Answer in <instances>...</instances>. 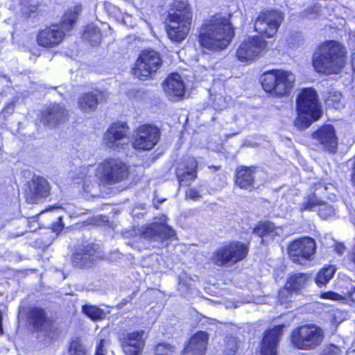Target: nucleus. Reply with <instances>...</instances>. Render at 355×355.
<instances>
[{
    "instance_id": "nucleus-34",
    "label": "nucleus",
    "mask_w": 355,
    "mask_h": 355,
    "mask_svg": "<svg viewBox=\"0 0 355 355\" xmlns=\"http://www.w3.org/2000/svg\"><path fill=\"white\" fill-rule=\"evenodd\" d=\"M336 267L330 265L324 266L318 273L315 277V283L318 286H322L327 284L333 277L336 272Z\"/></svg>"
},
{
    "instance_id": "nucleus-5",
    "label": "nucleus",
    "mask_w": 355,
    "mask_h": 355,
    "mask_svg": "<svg viewBox=\"0 0 355 355\" xmlns=\"http://www.w3.org/2000/svg\"><path fill=\"white\" fill-rule=\"evenodd\" d=\"M297 108L298 116L294 123L300 130L307 128L322 113L316 92L312 88L304 89L300 93L297 98Z\"/></svg>"
},
{
    "instance_id": "nucleus-6",
    "label": "nucleus",
    "mask_w": 355,
    "mask_h": 355,
    "mask_svg": "<svg viewBox=\"0 0 355 355\" xmlns=\"http://www.w3.org/2000/svg\"><path fill=\"white\" fill-rule=\"evenodd\" d=\"M295 77L293 73L284 70H271L261 76V85L268 93L277 96L288 95L293 89Z\"/></svg>"
},
{
    "instance_id": "nucleus-50",
    "label": "nucleus",
    "mask_w": 355,
    "mask_h": 355,
    "mask_svg": "<svg viewBox=\"0 0 355 355\" xmlns=\"http://www.w3.org/2000/svg\"><path fill=\"white\" fill-rule=\"evenodd\" d=\"M59 222L55 223L53 225V230L54 232H60L62 230L64 227V224L62 223V218L58 217Z\"/></svg>"
},
{
    "instance_id": "nucleus-28",
    "label": "nucleus",
    "mask_w": 355,
    "mask_h": 355,
    "mask_svg": "<svg viewBox=\"0 0 355 355\" xmlns=\"http://www.w3.org/2000/svg\"><path fill=\"white\" fill-rule=\"evenodd\" d=\"M103 98V94L99 90L86 92L78 98V105L83 112H92L96 110Z\"/></svg>"
},
{
    "instance_id": "nucleus-51",
    "label": "nucleus",
    "mask_w": 355,
    "mask_h": 355,
    "mask_svg": "<svg viewBox=\"0 0 355 355\" xmlns=\"http://www.w3.org/2000/svg\"><path fill=\"white\" fill-rule=\"evenodd\" d=\"M335 250L339 255H342L345 250V247L343 243H336Z\"/></svg>"
},
{
    "instance_id": "nucleus-11",
    "label": "nucleus",
    "mask_w": 355,
    "mask_h": 355,
    "mask_svg": "<svg viewBox=\"0 0 355 355\" xmlns=\"http://www.w3.org/2000/svg\"><path fill=\"white\" fill-rule=\"evenodd\" d=\"M268 51V42L259 35L245 39L236 50V58L241 62L250 63Z\"/></svg>"
},
{
    "instance_id": "nucleus-12",
    "label": "nucleus",
    "mask_w": 355,
    "mask_h": 355,
    "mask_svg": "<svg viewBox=\"0 0 355 355\" xmlns=\"http://www.w3.org/2000/svg\"><path fill=\"white\" fill-rule=\"evenodd\" d=\"M283 19V13L278 10L261 12L255 18L254 31L261 36L273 37L277 33Z\"/></svg>"
},
{
    "instance_id": "nucleus-7",
    "label": "nucleus",
    "mask_w": 355,
    "mask_h": 355,
    "mask_svg": "<svg viewBox=\"0 0 355 355\" xmlns=\"http://www.w3.org/2000/svg\"><path fill=\"white\" fill-rule=\"evenodd\" d=\"M324 336V331L319 326L314 324H303L293 329L291 342L297 349L310 350L320 345Z\"/></svg>"
},
{
    "instance_id": "nucleus-1",
    "label": "nucleus",
    "mask_w": 355,
    "mask_h": 355,
    "mask_svg": "<svg viewBox=\"0 0 355 355\" xmlns=\"http://www.w3.org/2000/svg\"><path fill=\"white\" fill-rule=\"evenodd\" d=\"M234 37L229 17L216 14L205 19L198 28V42L204 49L220 51L227 47Z\"/></svg>"
},
{
    "instance_id": "nucleus-37",
    "label": "nucleus",
    "mask_w": 355,
    "mask_h": 355,
    "mask_svg": "<svg viewBox=\"0 0 355 355\" xmlns=\"http://www.w3.org/2000/svg\"><path fill=\"white\" fill-rule=\"evenodd\" d=\"M69 355H88L83 343L78 339L73 340L68 348Z\"/></svg>"
},
{
    "instance_id": "nucleus-45",
    "label": "nucleus",
    "mask_w": 355,
    "mask_h": 355,
    "mask_svg": "<svg viewBox=\"0 0 355 355\" xmlns=\"http://www.w3.org/2000/svg\"><path fill=\"white\" fill-rule=\"evenodd\" d=\"M74 308H75L76 311H77V309H78L80 308H81L82 311H103L102 309H101L100 308H98L96 306L89 305V304H87V303H83V302H77L76 304L74 306Z\"/></svg>"
},
{
    "instance_id": "nucleus-31",
    "label": "nucleus",
    "mask_w": 355,
    "mask_h": 355,
    "mask_svg": "<svg viewBox=\"0 0 355 355\" xmlns=\"http://www.w3.org/2000/svg\"><path fill=\"white\" fill-rule=\"evenodd\" d=\"M253 172V168L249 167H243L238 169L235 180L236 184L243 189L252 188L254 184Z\"/></svg>"
},
{
    "instance_id": "nucleus-27",
    "label": "nucleus",
    "mask_w": 355,
    "mask_h": 355,
    "mask_svg": "<svg viewBox=\"0 0 355 355\" xmlns=\"http://www.w3.org/2000/svg\"><path fill=\"white\" fill-rule=\"evenodd\" d=\"M198 163L195 158L189 157L184 163L183 168H179L176 175L181 186H188L197 178Z\"/></svg>"
},
{
    "instance_id": "nucleus-2",
    "label": "nucleus",
    "mask_w": 355,
    "mask_h": 355,
    "mask_svg": "<svg viewBox=\"0 0 355 355\" xmlns=\"http://www.w3.org/2000/svg\"><path fill=\"white\" fill-rule=\"evenodd\" d=\"M347 51L339 42L329 40L318 46L313 55L312 63L320 73L338 74L345 67Z\"/></svg>"
},
{
    "instance_id": "nucleus-4",
    "label": "nucleus",
    "mask_w": 355,
    "mask_h": 355,
    "mask_svg": "<svg viewBox=\"0 0 355 355\" xmlns=\"http://www.w3.org/2000/svg\"><path fill=\"white\" fill-rule=\"evenodd\" d=\"M81 10L80 6H75L65 12L60 24L40 30L37 35V44L45 48H53L60 44L67 33L73 28Z\"/></svg>"
},
{
    "instance_id": "nucleus-10",
    "label": "nucleus",
    "mask_w": 355,
    "mask_h": 355,
    "mask_svg": "<svg viewBox=\"0 0 355 355\" xmlns=\"http://www.w3.org/2000/svg\"><path fill=\"white\" fill-rule=\"evenodd\" d=\"M248 246L243 243L232 242L219 248L211 257L212 262L218 266H230L245 258Z\"/></svg>"
},
{
    "instance_id": "nucleus-8",
    "label": "nucleus",
    "mask_w": 355,
    "mask_h": 355,
    "mask_svg": "<svg viewBox=\"0 0 355 355\" xmlns=\"http://www.w3.org/2000/svg\"><path fill=\"white\" fill-rule=\"evenodd\" d=\"M128 175V166L119 159H105L98 164L96 169V177L103 185L120 182Z\"/></svg>"
},
{
    "instance_id": "nucleus-16",
    "label": "nucleus",
    "mask_w": 355,
    "mask_h": 355,
    "mask_svg": "<svg viewBox=\"0 0 355 355\" xmlns=\"http://www.w3.org/2000/svg\"><path fill=\"white\" fill-rule=\"evenodd\" d=\"M316 244L314 239L303 237L293 241L288 246V252L291 259L297 263L303 264L311 259L315 252Z\"/></svg>"
},
{
    "instance_id": "nucleus-43",
    "label": "nucleus",
    "mask_w": 355,
    "mask_h": 355,
    "mask_svg": "<svg viewBox=\"0 0 355 355\" xmlns=\"http://www.w3.org/2000/svg\"><path fill=\"white\" fill-rule=\"evenodd\" d=\"M321 297L324 299H329L337 302H344L345 300L344 297L332 291L324 293L321 295Z\"/></svg>"
},
{
    "instance_id": "nucleus-35",
    "label": "nucleus",
    "mask_w": 355,
    "mask_h": 355,
    "mask_svg": "<svg viewBox=\"0 0 355 355\" xmlns=\"http://www.w3.org/2000/svg\"><path fill=\"white\" fill-rule=\"evenodd\" d=\"M293 293L285 286L279 292L277 304L282 306V309L291 308L290 304L293 302Z\"/></svg>"
},
{
    "instance_id": "nucleus-29",
    "label": "nucleus",
    "mask_w": 355,
    "mask_h": 355,
    "mask_svg": "<svg viewBox=\"0 0 355 355\" xmlns=\"http://www.w3.org/2000/svg\"><path fill=\"white\" fill-rule=\"evenodd\" d=\"M254 234L262 238V243L263 238L275 239V236H280L284 233V230L281 226H276L274 223L266 221L259 223L253 231Z\"/></svg>"
},
{
    "instance_id": "nucleus-58",
    "label": "nucleus",
    "mask_w": 355,
    "mask_h": 355,
    "mask_svg": "<svg viewBox=\"0 0 355 355\" xmlns=\"http://www.w3.org/2000/svg\"><path fill=\"white\" fill-rule=\"evenodd\" d=\"M95 355H103V354H102V353H101V352H100V353L98 352V354H95Z\"/></svg>"
},
{
    "instance_id": "nucleus-21",
    "label": "nucleus",
    "mask_w": 355,
    "mask_h": 355,
    "mask_svg": "<svg viewBox=\"0 0 355 355\" xmlns=\"http://www.w3.org/2000/svg\"><path fill=\"white\" fill-rule=\"evenodd\" d=\"M28 317L29 324L35 329L43 332L49 339H53L58 336L55 323L46 317L45 312H29Z\"/></svg>"
},
{
    "instance_id": "nucleus-55",
    "label": "nucleus",
    "mask_w": 355,
    "mask_h": 355,
    "mask_svg": "<svg viewBox=\"0 0 355 355\" xmlns=\"http://www.w3.org/2000/svg\"><path fill=\"white\" fill-rule=\"evenodd\" d=\"M350 41L354 43V46H355V32L350 35Z\"/></svg>"
},
{
    "instance_id": "nucleus-13",
    "label": "nucleus",
    "mask_w": 355,
    "mask_h": 355,
    "mask_svg": "<svg viewBox=\"0 0 355 355\" xmlns=\"http://www.w3.org/2000/svg\"><path fill=\"white\" fill-rule=\"evenodd\" d=\"M162 63L159 54L153 50L142 51L138 58L133 73L139 79L150 77L161 67Z\"/></svg>"
},
{
    "instance_id": "nucleus-49",
    "label": "nucleus",
    "mask_w": 355,
    "mask_h": 355,
    "mask_svg": "<svg viewBox=\"0 0 355 355\" xmlns=\"http://www.w3.org/2000/svg\"><path fill=\"white\" fill-rule=\"evenodd\" d=\"M321 11V6L318 5H315L311 8H310V15L315 14V17L320 15V12Z\"/></svg>"
},
{
    "instance_id": "nucleus-44",
    "label": "nucleus",
    "mask_w": 355,
    "mask_h": 355,
    "mask_svg": "<svg viewBox=\"0 0 355 355\" xmlns=\"http://www.w3.org/2000/svg\"><path fill=\"white\" fill-rule=\"evenodd\" d=\"M340 349L338 347L333 344L327 345L324 347L322 354L323 355H339Z\"/></svg>"
},
{
    "instance_id": "nucleus-41",
    "label": "nucleus",
    "mask_w": 355,
    "mask_h": 355,
    "mask_svg": "<svg viewBox=\"0 0 355 355\" xmlns=\"http://www.w3.org/2000/svg\"><path fill=\"white\" fill-rule=\"evenodd\" d=\"M41 213H42V211L37 212V213H35V216L27 217L28 225H27V230H26V232H34L40 228V224H39L37 218V216Z\"/></svg>"
},
{
    "instance_id": "nucleus-17",
    "label": "nucleus",
    "mask_w": 355,
    "mask_h": 355,
    "mask_svg": "<svg viewBox=\"0 0 355 355\" xmlns=\"http://www.w3.org/2000/svg\"><path fill=\"white\" fill-rule=\"evenodd\" d=\"M129 128L125 123H114L104 135L105 146L112 150H120L129 141Z\"/></svg>"
},
{
    "instance_id": "nucleus-19",
    "label": "nucleus",
    "mask_w": 355,
    "mask_h": 355,
    "mask_svg": "<svg viewBox=\"0 0 355 355\" xmlns=\"http://www.w3.org/2000/svg\"><path fill=\"white\" fill-rule=\"evenodd\" d=\"M335 189L331 184L321 182L315 184L314 193L304 198L303 202L300 204V210L315 211L319 202H321V200L318 198V196H324L330 200H335L336 196L333 193Z\"/></svg>"
},
{
    "instance_id": "nucleus-52",
    "label": "nucleus",
    "mask_w": 355,
    "mask_h": 355,
    "mask_svg": "<svg viewBox=\"0 0 355 355\" xmlns=\"http://www.w3.org/2000/svg\"><path fill=\"white\" fill-rule=\"evenodd\" d=\"M98 352H101L103 355H105L103 349V340H101L97 346L96 354H98Z\"/></svg>"
},
{
    "instance_id": "nucleus-22",
    "label": "nucleus",
    "mask_w": 355,
    "mask_h": 355,
    "mask_svg": "<svg viewBox=\"0 0 355 355\" xmlns=\"http://www.w3.org/2000/svg\"><path fill=\"white\" fill-rule=\"evenodd\" d=\"M285 327L286 325L280 324L266 331L261 342V355H277L278 343Z\"/></svg>"
},
{
    "instance_id": "nucleus-46",
    "label": "nucleus",
    "mask_w": 355,
    "mask_h": 355,
    "mask_svg": "<svg viewBox=\"0 0 355 355\" xmlns=\"http://www.w3.org/2000/svg\"><path fill=\"white\" fill-rule=\"evenodd\" d=\"M84 314L92 320H101L105 316V312H83Z\"/></svg>"
},
{
    "instance_id": "nucleus-33",
    "label": "nucleus",
    "mask_w": 355,
    "mask_h": 355,
    "mask_svg": "<svg viewBox=\"0 0 355 355\" xmlns=\"http://www.w3.org/2000/svg\"><path fill=\"white\" fill-rule=\"evenodd\" d=\"M83 38L88 41L92 46L99 44L101 42L100 29L94 24L87 25L83 34Z\"/></svg>"
},
{
    "instance_id": "nucleus-39",
    "label": "nucleus",
    "mask_w": 355,
    "mask_h": 355,
    "mask_svg": "<svg viewBox=\"0 0 355 355\" xmlns=\"http://www.w3.org/2000/svg\"><path fill=\"white\" fill-rule=\"evenodd\" d=\"M37 1L34 0H28V2L24 1V17H34L37 10Z\"/></svg>"
},
{
    "instance_id": "nucleus-26",
    "label": "nucleus",
    "mask_w": 355,
    "mask_h": 355,
    "mask_svg": "<svg viewBox=\"0 0 355 355\" xmlns=\"http://www.w3.org/2000/svg\"><path fill=\"white\" fill-rule=\"evenodd\" d=\"M209 335L205 331L196 333L190 339L182 355H204L207 350Z\"/></svg>"
},
{
    "instance_id": "nucleus-32",
    "label": "nucleus",
    "mask_w": 355,
    "mask_h": 355,
    "mask_svg": "<svg viewBox=\"0 0 355 355\" xmlns=\"http://www.w3.org/2000/svg\"><path fill=\"white\" fill-rule=\"evenodd\" d=\"M308 279L309 275L307 274L296 273L289 277L285 286L293 292L297 293L304 287Z\"/></svg>"
},
{
    "instance_id": "nucleus-56",
    "label": "nucleus",
    "mask_w": 355,
    "mask_h": 355,
    "mask_svg": "<svg viewBox=\"0 0 355 355\" xmlns=\"http://www.w3.org/2000/svg\"><path fill=\"white\" fill-rule=\"evenodd\" d=\"M353 261L355 263V245H354V250H353Z\"/></svg>"
},
{
    "instance_id": "nucleus-36",
    "label": "nucleus",
    "mask_w": 355,
    "mask_h": 355,
    "mask_svg": "<svg viewBox=\"0 0 355 355\" xmlns=\"http://www.w3.org/2000/svg\"><path fill=\"white\" fill-rule=\"evenodd\" d=\"M342 94L336 91H331L329 92L325 103L327 106L339 110L343 107Z\"/></svg>"
},
{
    "instance_id": "nucleus-38",
    "label": "nucleus",
    "mask_w": 355,
    "mask_h": 355,
    "mask_svg": "<svg viewBox=\"0 0 355 355\" xmlns=\"http://www.w3.org/2000/svg\"><path fill=\"white\" fill-rule=\"evenodd\" d=\"M318 215L320 218L323 219H330L331 218L334 214H335V209L334 208L327 204L319 202V205H318Z\"/></svg>"
},
{
    "instance_id": "nucleus-14",
    "label": "nucleus",
    "mask_w": 355,
    "mask_h": 355,
    "mask_svg": "<svg viewBox=\"0 0 355 355\" xmlns=\"http://www.w3.org/2000/svg\"><path fill=\"white\" fill-rule=\"evenodd\" d=\"M142 236L151 243L153 247L160 248L168 245L167 241L175 236L173 230L164 223H153L141 229Z\"/></svg>"
},
{
    "instance_id": "nucleus-15",
    "label": "nucleus",
    "mask_w": 355,
    "mask_h": 355,
    "mask_svg": "<svg viewBox=\"0 0 355 355\" xmlns=\"http://www.w3.org/2000/svg\"><path fill=\"white\" fill-rule=\"evenodd\" d=\"M160 137V131L155 125L145 124L139 126L133 136L134 148L149 150L157 144Z\"/></svg>"
},
{
    "instance_id": "nucleus-53",
    "label": "nucleus",
    "mask_w": 355,
    "mask_h": 355,
    "mask_svg": "<svg viewBox=\"0 0 355 355\" xmlns=\"http://www.w3.org/2000/svg\"><path fill=\"white\" fill-rule=\"evenodd\" d=\"M352 67L353 71H355V52L352 55Z\"/></svg>"
},
{
    "instance_id": "nucleus-24",
    "label": "nucleus",
    "mask_w": 355,
    "mask_h": 355,
    "mask_svg": "<svg viewBox=\"0 0 355 355\" xmlns=\"http://www.w3.org/2000/svg\"><path fill=\"white\" fill-rule=\"evenodd\" d=\"M96 247L91 243L78 249L72 255L73 265L78 268L90 266L98 258Z\"/></svg>"
},
{
    "instance_id": "nucleus-18",
    "label": "nucleus",
    "mask_w": 355,
    "mask_h": 355,
    "mask_svg": "<svg viewBox=\"0 0 355 355\" xmlns=\"http://www.w3.org/2000/svg\"><path fill=\"white\" fill-rule=\"evenodd\" d=\"M146 338L147 334L144 330L123 334L120 340L125 355H141Z\"/></svg>"
},
{
    "instance_id": "nucleus-40",
    "label": "nucleus",
    "mask_w": 355,
    "mask_h": 355,
    "mask_svg": "<svg viewBox=\"0 0 355 355\" xmlns=\"http://www.w3.org/2000/svg\"><path fill=\"white\" fill-rule=\"evenodd\" d=\"M174 347L166 343L157 344L154 348L155 355H168L173 352Z\"/></svg>"
},
{
    "instance_id": "nucleus-30",
    "label": "nucleus",
    "mask_w": 355,
    "mask_h": 355,
    "mask_svg": "<svg viewBox=\"0 0 355 355\" xmlns=\"http://www.w3.org/2000/svg\"><path fill=\"white\" fill-rule=\"evenodd\" d=\"M89 171L87 166L80 167L76 179L82 180L83 188L86 193L94 196L96 194L94 191L98 190L101 182H98L92 175H88Z\"/></svg>"
},
{
    "instance_id": "nucleus-23",
    "label": "nucleus",
    "mask_w": 355,
    "mask_h": 355,
    "mask_svg": "<svg viewBox=\"0 0 355 355\" xmlns=\"http://www.w3.org/2000/svg\"><path fill=\"white\" fill-rule=\"evenodd\" d=\"M313 138L318 141L322 148L329 153L336 151L338 141L335 130L331 125H326L313 133Z\"/></svg>"
},
{
    "instance_id": "nucleus-9",
    "label": "nucleus",
    "mask_w": 355,
    "mask_h": 355,
    "mask_svg": "<svg viewBox=\"0 0 355 355\" xmlns=\"http://www.w3.org/2000/svg\"><path fill=\"white\" fill-rule=\"evenodd\" d=\"M24 178L30 179L24 187V197L28 204H38L49 196L51 186L46 178L32 175L30 171H24Z\"/></svg>"
},
{
    "instance_id": "nucleus-3",
    "label": "nucleus",
    "mask_w": 355,
    "mask_h": 355,
    "mask_svg": "<svg viewBox=\"0 0 355 355\" xmlns=\"http://www.w3.org/2000/svg\"><path fill=\"white\" fill-rule=\"evenodd\" d=\"M192 22V13L184 1L174 2L168 12L166 29L168 38L180 43L187 37Z\"/></svg>"
},
{
    "instance_id": "nucleus-47",
    "label": "nucleus",
    "mask_w": 355,
    "mask_h": 355,
    "mask_svg": "<svg viewBox=\"0 0 355 355\" xmlns=\"http://www.w3.org/2000/svg\"><path fill=\"white\" fill-rule=\"evenodd\" d=\"M200 197L199 192L195 189H189L186 192V198L193 200H197Z\"/></svg>"
},
{
    "instance_id": "nucleus-57",
    "label": "nucleus",
    "mask_w": 355,
    "mask_h": 355,
    "mask_svg": "<svg viewBox=\"0 0 355 355\" xmlns=\"http://www.w3.org/2000/svg\"><path fill=\"white\" fill-rule=\"evenodd\" d=\"M21 313V311L18 312V317H19Z\"/></svg>"
},
{
    "instance_id": "nucleus-48",
    "label": "nucleus",
    "mask_w": 355,
    "mask_h": 355,
    "mask_svg": "<svg viewBox=\"0 0 355 355\" xmlns=\"http://www.w3.org/2000/svg\"><path fill=\"white\" fill-rule=\"evenodd\" d=\"M179 291L182 293V295L187 297L189 291L192 290L189 286H188L185 283L181 281L179 284L178 287Z\"/></svg>"
},
{
    "instance_id": "nucleus-42",
    "label": "nucleus",
    "mask_w": 355,
    "mask_h": 355,
    "mask_svg": "<svg viewBox=\"0 0 355 355\" xmlns=\"http://www.w3.org/2000/svg\"><path fill=\"white\" fill-rule=\"evenodd\" d=\"M237 341L234 337H230L225 340V353L226 355H234L236 352Z\"/></svg>"
},
{
    "instance_id": "nucleus-54",
    "label": "nucleus",
    "mask_w": 355,
    "mask_h": 355,
    "mask_svg": "<svg viewBox=\"0 0 355 355\" xmlns=\"http://www.w3.org/2000/svg\"><path fill=\"white\" fill-rule=\"evenodd\" d=\"M0 334H3L1 312H0Z\"/></svg>"
},
{
    "instance_id": "nucleus-25",
    "label": "nucleus",
    "mask_w": 355,
    "mask_h": 355,
    "mask_svg": "<svg viewBox=\"0 0 355 355\" xmlns=\"http://www.w3.org/2000/svg\"><path fill=\"white\" fill-rule=\"evenodd\" d=\"M164 89L171 101H177L184 94L185 86L179 74L172 73L164 81Z\"/></svg>"
},
{
    "instance_id": "nucleus-20",
    "label": "nucleus",
    "mask_w": 355,
    "mask_h": 355,
    "mask_svg": "<svg viewBox=\"0 0 355 355\" xmlns=\"http://www.w3.org/2000/svg\"><path fill=\"white\" fill-rule=\"evenodd\" d=\"M68 116L67 110L60 104H51L41 112L40 122L50 128L64 123Z\"/></svg>"
},
{
    "instance_id": "nucleus-59",
    "label": "nucleus",
    "mask_w": 355,
    "mask_h": 355,
    "mask_svg": "<svg viewBox=\"0 0 355 355\" xmlns=\"http://www.w3.org/2000/svg\"><path fill=\"white\" fill-rule=\"evenodd\" d=\"M39 311H42V309H40Z\"/></svg>"
}]
</instances>
